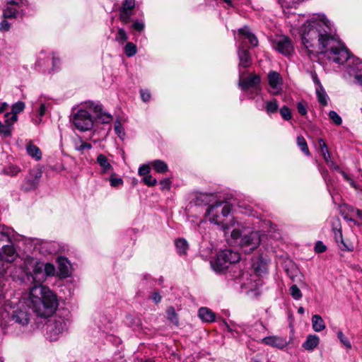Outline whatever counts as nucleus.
Returning a JSON list of instances; mask_svg holds the SVG:
<instances>
[{
  "instance_id": "nucleus-38",
  "label": "nucleus",
  "mask_w": 362,
  "mask_h": 362,
  "mask_svg": "<svg viewBox=\"0 0 362 362\" xmlns=\"http://www.w3.org/2000/svg\"><path fill=\"white\" fill-rule=\"evenodd\" d=\"M110 176L109 181L110 186L112 187H118L122 186L124 184L123 180L121 177H117L115 171L108 175Z\"/></svg>"
},
{
  "instance_id": "nucleus-9",
  "label": "nucleus",
  "mask_w": 362,
  "mask_h": 362,
  "mask_svg": "<svg viewBox=\"0 0 362 362\" xmlns=\"http://www.w3.org/2000/svg\"><path fill=\"white\" fill-rule=\"evenodd\" d=\"M261 78L255 74L250 75L247 77H243L240 74L238 86L242 90L247 93L250 99H253L255 95H258L261 92L260 87Z\"/></svg>"
},
{
  "instance_id": "nucleus-10",
  "label": "nucleus",
  "mask_w": 362,
  "mask_h": 362,
  "mask_svg": "<svg viewBox=\"0 0 362 362\" xmlns=\"http://www.w3.org/2000/svg\"><path fill=\"white\" fill-rule=\"evenodd\" d=\"M25 302H28V299L24 294L11 316L13 321L22 327L28 325L31 317L30 309H32V307L29 305V303Z\"/></svg>"
},
{
  "instance_id": "nucleus-30",
  "label": "nucleus",
  "mask_w": 362,
  "mask_h": 362,
  "mask_svg": "<svg viewBox=\"0 0 362 362\" xmlns=\"http://www.w3.org/2000/svg\"><path fill=\"white\" fill-rule=\"evenodd\" d=\"M175 245L177 252L180 255H183L187 253L189 245H188L187 241L185 239H184V238L177 239L175 241Z\"/></svg>"
},
{
  "instance_id": "nucleus-43",
  "label": "nucleus",
  "mask_w": 362,
  "mask_h": 362,
  "mask_svg": "<svg viewBox=\"0 0 362 362\" xmlns=\"http://www.w3.org/2000/svg\"><path fill=\"white\" fill-rule=\"evenodd\" d=\"M47 54L42 52L36 62V66L39 67H45L49 62L47 59Z\"/></svg>"
},
{
  "instance_id": "nucleus-50",
  "label": "nucleus",
  "mask_w": 362,
  "mask_h": 362,
  "mask_svg": "<svg viewBox=\"0 0 362 362\" xmlns=\"http://www.w3.org/2000/svg\"><path fill=\"white\" fill-rule=\"evenodd\" d=\"M329 117L337 125H340L342 123L341 117L334 110L329 111Z\"/></svg>"
},
{
  "instance_id": "nucleus-20",
  "label": "nucleus",
  "mask_w": 362,
  "mask_h": 362,
  "mask_svg": "<svg viewBox=\"0 0 362 362\" xmlns=\"http://www.w3.org/2000/svg\"><path fill=\"white\" fill-rule=\"evenodd\" d=\"M96 163L99 165L100 168V174L101 175H110L114 171V168L112 165L110 163L107 157L103 154L100 153L98 155L96 158Z\"/></svg>"
},
{
  "instance_id": "nucleus-7",
  "label": "nucleus",
  "mask_w": 362,
  "mask_h": 362,
  "mask_svg": "<svg viewBox=\"0 0 362 362\" xmlns=\"http://www.w3.org/2000/svg\"><path fill=\"white\" fill-rule=\"evenodd\" d=\"M237 227L234 228L231 231V237L234 240L238 238L240 247L244 249L245 252H250L256 249L261 242L260 233L257 230H254L250 228H245L236 223Z\"/></svg>"
},
{
  "instance_id": "nucleus-52",
  "label": "nucleus",
  "mask_w": 362,
  "mask_h": 362,
  "mask_svg": "<svg viewBox=\"0 0 362 362\" xmlns=\"http://www.w3.org/2000/svg\"><path fill=\"white\" fill-rule=\"evenodd\" d=\"M132 29L137 32H142L145 28V23L143 21H134L132 25Z\"/></svg>"
},
{
  "instance_id": "nucleus-44",
  "label": "nucleus",
  "mask_w": 362,
  "mask_h": 362,
  "mask_svg": "<svg viewBox=\"0 0 362 362\" xmlns=\"http://www.w3.org/2000/svg\"><path fill=\"white\" fill-rule=\"evenodd\" d=\"M289 291H290V293H291V296L295 300H300L302 298V293H301L300 290L299 289V288L296 285H295V284L292 285L290 287Z\"/></svg>"
},
{
  "instance_id": "nucleus-25",
  "label": "nucleus",
  "mask_w": 362,
  "mask_h": 362,
  "mask_svg": "<svg viewBox=\"0 0 362 362\" xmlns=\"http://www.w3.org/2000/svg\"><path fill=\"white\" fill-rule=\"evenodd\" d=\"M27 153L36 160H40L42 159L41 150L32 142H29L26 145Z\"/></svg>"
},
{
  "instance_id": "nucleus-21",
  "label": "nucleus",
  "mask_w": 362,
  "mask_h": 362,
  "mask_svg": "<svg viewBox=\"0 0 362 362\" xmlns=\"http://www.w3.org/2000/svg\"><path fill=\"white\" fill-rule=\"evenodd\" d=\"M35 248L43 254H53L57 251L56 243L42 240H37Z\"/></svg>"
},
{
  "instance_id": "nucleus-40",
  "label": "nucleus",
  "mask_w": 362,
  "mask_h": 362,
  "mask_svg": "<svg viewBox=\"0 0 362 362\" xmlns=\"http://www.w3.org/2000/svg\"><path fill=\"white\" fill-rule=\"evenodd\" d=\"M297 144L299 146V148H300V150L306 156H309L310 154L309 148L308 147L307 142L303 136H298L297 137Z\"/></svg>"
},
{
  "instance_id": "nucleus-33",
  "label": "nucleus",
  "mask_w": 362,
  "mask_h": 362,
  "mask_svg": "<svg viewBox=\"0 0 362 362\" xmlns=\"http://www.w3.org/2000/svg\"><path fill=\"white\" fill-rule=\"evenodd\" d=\"M316 94L317 97L318 102L322 105L326 106L328 102V95L326 93L322 86H320V88H315Z\"/></svg>"
},
{
  "instance_id": "nucleus-39",
  "label": "nucleus",
  "mask_w": 362,
  "mask_h": 362,
  "mask_svg": "<svg viewBox=\"0 0 362 362\" xmlns=\"http://www.w3.org/2000/svg\"><path fill=\"white\" fill-rule=\"evenodd\" d=\"M124 52L128 57H132L136 54L137 47L133 42H129L126 44Z\"/></svg>"
},
{
  "instance_id": "nucleus-32",
  "label": "nucleus",
  "mask_w": 362,
  "mask_h": 362,
  "mask_svg": "<svg viewBox=\"0 0 362 362\" xmlns=\"http://www.w3.org/2000/svg\"><path fill=\"white\" fill-rule=\"evenodd\" d=\"M318 144L325 161L327 163H329V162H331V154L327 148V144L322 139H318Z\"/></svg>"
},
{
  "instance_id": "nucleus-3",
  "label": "nucleus",
  "mask_w": 362,
  "mask_h": 362,
  "mask_svg": "<svg viewBox=\"0 0 362 362\" xmlns=\"http://www.w3.org/2000/svg\"><path fill=\"white\" fill-rule=\"evenodd\" d=\"M47 279L42 281L36 280L20 279L25 284H33L28 293H25L29 305L37 315L48 317L52 316L59 306V300L57 295L49 288L42 286V284Z\"/></svg>"
},
{
  "instance_id": "nucleus-23",
  "label": "nucleus",
  "mask_w": 362,
  "mask_h": 362,
  "mask_svg": "<svg viewBox=\"0 0 362 362\" xmlns=\"http://www.w3.org/2000/svg\"><path fill=\"white\" fill-rule=\"evenodd\" d=\"M320 338L316 334L308 335L305 341L303 343L302 347L308 351H313L319 344Z\"/></svg>"
},
{
  "instance_id": "nucleus-19",
  "label": "nucleus",
  "mask_w": 362,
  "mask_h": 362,
  "mask_svg": "<svg viewBox=\"0 0 362 362\" xmlns=\"http://www.w3.org/2000/svg\"><path fill=\"white\" fill-rule=\"evenodd\" d=\"M57 262L58 264L59 276L61 278H66L71 274V264L66 257H58Z\"/></svg>"
},
{
  "instance_id": "nucleus-57",
  "label": "nucleus",
  "mask_w": 362,
  "mask_h": 362,
  "mask_svg": "<svg viewBox=\"0 0 362 362\" xmlns=\"http://www.w3.org/2000/svg\"><path fill=\"white\" fill-rule=\"evenodd\" d=\"M339 173L341 174V175L343 176V177L344 178V180H345L346 181H347V182L350 184V185H351L352 187H354V188H355V189H357V185H356V183L355 182V181H354L352 178H351V177H349V175L348 174H346V173L344 171H343V170H340V171H339Z\"/></svg>"
},
{
  "instance_id": "nucleus-26",
  "label": "nucleus",
  "mask_w": 362,
  "mask_h": 362,
  "mask_svg": "<svg viewBox=\"0 0 362 362\" xmlns=\"http://www.w3.org/2000/svg\"><path fill=\"white\" fill-rule=\"evenodd\" d=\"M332 231L334 233V240L339 245L341 242H343L344 237L342 235L341 223L339 218H337L334 222L332 223Z\"/></svg>"
},
{
  "instance_id": "nucleus-61",
  "label": "nucleus",
  "mask_w": 362,
  "mask_h": 362,
  "mask_svg": "<svg viewBox=\"0 0 362 362\" xmlns=\"http://www.w3.org/2000/svg\"><path fill=\"white\" fill-rule=\"evenodd\" d=\"M326 246L321 242L318 241L315 246V251L318 253L323 252L326 250Z\"/></svg>"
},
{
  "instance_id": "nucleus-15",
  "label": "nucleus",
  "mask_w": 362,
  "mask_h": 362,
  "mask_svg": "<svg viewBox=\"0 0 362 362\" xmlns=\"http://www.w3.org/2000/svg\"><path fill=\"white\" fill-rule=\"evenodd\" d=\"M51 107V102L45 97L40 96L33 105V109L36 112V118L34 119L35 124H39L42 121V117Z\"/></svg>"
},
{
  "instance_id": "nucleus-64",
  "label": "nucleus",
  "mask_w": 362,
  "mask_h": 362,
  "mask_svg": "<svg viewBox=\"0 0 362 362\" xmlns=\"http://www.w3.org/2000/svg\"><path fill=\"white\" fill-rule=\"evenodd\" d=\"M312 78H313L314 83L316 85V88H320V86H322L316 74H313L312 75Z\"/></svg>"
},
{
  "instance_id": "nucleus-6",
  "label": "nucleus",
  "mask_w": 362,
  "mask_h": 362,
  "mask_svg": "<svg viewBox=\"0 0 362 362\" xmlns=\"http://www.w3.org/2000/svg\"><path fill=\"white\" fill-rule=\"evenodd\" d=\"M71 324V314L67 310H59L47 321L45 325V337L50 341L58 340L67 332Z\"/></svg>"
},
{
  "instance_id": "nucleus-34",
  "label": "nucleus",
  "mask_w": 362,
  "mask_h": 362,
  "mask_svg": "<svg viewBox=\"0 0 362 362\" xmlns=\"http://www.w3.org/2000/svg\"><path fill=\"white\" fill-rule=\"evenodd\" d=\"M338 247L341 250L346 252H352L355 247L354 242L349 237L344 238L343 242H341Z\"/></svg>"
},
{
  "instance_id": "nucleus-60",
  "label": "nucleus",
  "mask_w": 362,
  "mask_h": 362,
  "mask_svg": "<svg viewBox=\"0 0 362 362\" xmlns=\"http://www.w3.org/2000/svg\"><path fill=\"white\" fill-rule=\"evenodd\" d=\"M10 28H11V24L6 20H3L0 23V31L1 32H7L10 30Z\"/></svg>"
},
{
  "instance_id": "nucleus-31",
  "label": "nucleus",
  "mask_w": 362,
  "mask_h": 362,
  "mask_svg": "<svg viewBox=\"0 0 362 362\" xmlns=\"http://www.w3.org/2000/svg\"><path fill=\"white\" fill-rule=\"evenodd\" d=\"M151 165L158 173H165L168 170L167 163L161 160H155L151 162Z\"/></svg>"
},
{
  "instance_id": "nucleus-36",
  "label": "nucleus",
  "mask_w": 362,
  "mask_h": 362,
  "mask_svg": "<svg viewBox=\"0 0 362 362\" xmlns=\"http://www.w3.org/2000/svg\"><path fill=\"white\" fill-rule=\"evenodd\" d=\"M167 319L173 325L177 326L179 325L178 315L173 306H170L166 310Z\"/></svg>"
},
{
  "instance_id": "nucleus-47",
  "label": "nucleus",
  "mask_w": 362,
  "mask_h": 362,
  "mask_svg": "<svg viewBox=\"0 0 362 362\" xmlns=\"http://www.w3.org/2000/svg\"><path fill=\"white\" fill-rule=\"evenodd\" d=\"M25 108V103L22 101H18L12 105L11 112L18 115Z\"/></svg>"
},
{
  "instance_id": "nucleus-29",
  "label": "nucleus",
  "mask_w": 362,
  "mask_h": 362,
  "mask_svg": "<svg viewBox=\"0 0 362 362\" xmlns=\"http://www.w3.org/2000/svg\"><path fill=\"white\" fill-rule=\"evenodd\" d=\"M313 329L315 332H321L325 329V324L321 316L319 315H314L312 317Z\"/></svg>"
},
{
  "instance_id": "nucleus-45",
  "label": "nucleus",
  "mask_w": 362,
  "mask_h": 362,
  "mask_svg": "<svg viewBox=\"0 0 362 362\" xmlns=\"http://www.w3.org/2000/svg\"><path fill=\"white\" fill-rule=\"evenodd\" d=\"M12 127H10L9 124H3L0 121V135H3L6 137L9 136L11 133Z\"/></svg>"
},
{
  "instance_id": "nucleus-59",
  "label": "nucleus",
  "mask_w": 362,
  "mask_h": 362,
  "mask_svg": "<svg viewBox=\"0 0 362 362\" xmlns=\"http://www.w3.org/2000/svg\"><path fill=\"white\" fill-rule=\"evenodd\" d=\"M140 95L141 100L145 103L149 101L151 99V93L148 90L141 89Z\"/></svg>"
},
{
  "instance_id": "nucleus-18",
  "label": "nucleus",
  "mask_w": 362,
  "mask_h": 362,
  "mask_svg": "<svg viewBox=\"0 0 362 362\" xmlns=\"http://www.w3.org/2000/svg\"><path fill=\"white\" fill-rule=\"evenodd\" d=\"M262 343L266 345L283 349L286 347L288 344V341L286 338L279 337V336H269L262 339Z\"/></svg>"
},
{
  "instance_id": "nucleus-35",
  "label": "nucleus",
  "mask_w": 362,
  "mask_h": 362,
  "mask_svg": "<svg viewBox=\"0 0 362 362\" xmlns=\"http://www.w3.org/2000/svg\"><path fill=\"white\" fill-rule=\"evenodd\" d=\"M279 109V103L276 99L274 98L265 103L264 110L268 115L274 114Z\"/></svg>"
},
{
  "instance_id": "nucleus-48",
  "label": "nucleus",
  "mask_w": 362,
  "mask_h": 362,
  "mask_svg": "<svg viewBox=\"0 0 362 362\" xmlns=\"http://www.w3.org/2000/svg\"><path fill=\"white\" fill-rule=\"evenodd\" d=\"M337 337L339 339V341H341V343L345 346L347 349H351V344L349 341V340L348 339V338L344 336V334H343V332L341 331H339L337 332Z\"/></svg>"
},
{
  "instance_id": "nucleus-8",
  "label": "nucleus",
  "mask_w": 362,
  "mask_h": 362,
  "mask_svg": "<svg viewBox=\"0 0 362 362\" xmlns=\"http://www.w3.org/2000/svg\"><path fill=\"white\" fill-rule=\"evenodd\" d=\"M240 259V254L232 250H224L219 252L215 258L211 260L212 269L216 273L225 271L230 264L238 262Z\"/></svg>"
},
{
  "instance_id": "nucleus-41",
  "label": "nucleus",
  "mask_w": 362,
  "mask_h": 362,
  "mask_svg": "<svg viewBox=\"0 0 362 362\" xmlns=\"http://www.w3.org/2000/svg\"><path fill=\"white\" fill-rule=\"evenodd\" d=\"M128 40V35L124 28H119L115 35V40L119 44H123Z\"/></svg>"
},
{
  "instance_id": "nucleus-1",
  "label": "nucleus",
  "mask_w": 362,
  "mask_h": 362,
  "mask_svg": "<svg viewBox=\"0 0 362 362\" xmlns=\"http://www.w3.org/2000/svg\"><path fill=\"white\" fill-rule=\"evenodd\" d=\"M299 33L302 45L309 56L320 52L329 61L337 64L346 62V71L350 76H355L362 70V61L351 56L324 14L306 21L300 28Z\"/></svg>"
},
{
  "instance_id": "nucleus-22",
  "label": "nucleus",
  "mask_w": 362,
  "mask_h": 362,
  "mask_svg": "<svg viewBox=\"0 0 362 362\" xmlns=\"http://www.w3.org/2000/svg\"><path fill=\"white\" fill-rule=\"evenodd\" d=\"M86 106L88 107L90 109L93 110L95 112L100 114V119L103 123L104 124H108L112 120V117L110 115L107 113H103L102 110V105L100 104H95L93 102H88L86 103Z\"/></svg>"
},
{
  "instance_id": "nucleus-49",
  "label": "nucleus",
  "mask_w": 362,
  "mask_h": 362,
  "mask_svg": "<svg viewBox=\"0 0 362 362\" xmlns=\"http://www.w3.org/2000/svg\"><path fill=\"white\" fill-rule=\"evenodd\" d=\"M280 114L281 116L285 119V120H290L292 117V115L290 109L284 105L280 109Z\"/></svg>"
},
{
  "instance_id": "nucleus-62",
  "label": "nucleus",
  "mask_w": 362,
  "mask_h": 362,
  "mask_svg": "<svg viewBox=\"0 0 362 362\" xmlns=\"http://www.w3.org/2000/svg\"><path fill=\"white\" fill-rule=\"evenodd\" d=\"M151 298L156 303H160L161 301L162 296H160V294L158 291H154L152 293V295L151 296Z\"/></svg>"
},
{
  "instance_id": "nucleus-63",
  "label": "nucleus",
  "mask_w": 362,
  "mask_h": 362,
  "mask_svg": "<svg viewBox=\"0 0 362 362\" xmlns=\"http://www.w3.org/2000/svg\"><path fill=\"white\" fill-rule=\"evenodd\" d=\"M321 175L323 179L325 180V182L328 185V183L331 182V178L329 176L328 171L327 170H323L321 172Z\"/></svg>"
},
{
  "instance_id": "nucleus-46",
  "label": "nucleus",
  "mask_w": 362,
  "mask_h": 362,
  "mask_svg": "<svg viewBox=\"0 0 362 362\" xmlns=\"http://www.w3.org/2000/svg\"><path fill=\"white\" fill-rule=\"evenodd\" d=\"M114 130L115 134L120 138L123 139L125 136V133L124 129L122 126L121 122L119 120H117L115 123Z\"/></svg>"
},
{
  "instance_id": "nucleus-51",
  "label": "nucleus",
  "mask_w": 362,
  "mask_h": 362,
  "mask_svg": "<svg viewBox=\"0 0 362 362\" xmlns=\"http://www.w3.org/2000/svg\"><path fill=\"white\" fill-rule=\"evenodd\" d=\"M142 181L145 185L148 187H153L156 185L157 180L152 177L151 175L143 177Z\"/></svg>"
},
{
  "instance_id": "nucleus-13",
  "label": "nucleus",
  "mask_w": 362,
  "mask_h": 362,
  "mask_svg": "<svg viewBox=\"0 0 362 362\" xmlns=\"http://www.w3.org/2000/svg\"><path fill=\"white\" fill-rule=\"evenodd\" d=\"M42 175V170L40 166L31 169L25 177L23 188L25 191L33 190L37 188Z\"/></svg>"
},
{
  "instance_id": "nucleus-58",
  "label": "nucleus",
  "mask_w": 362,
  "mask_h": 362,
  "mask_svg": "<svg viewBox=\"0 0 362 362\" xmlns=\"http://www.w3.org/2000/svg\"><path fill=\"white\" fill-rule=\"evenodd\" d=\"M161 190H169L171 187V181L168 179H163L160 181Z\"/></svg>"
},
{
  "instance_id": "nucleus-4",
  "label": "nucleus",
  "mask_w": 362,
  "mask_h": 362,
  "mask_svg": "<svg viewBox=\"0 0 362 362\" xmlns=\"http://www.w3.org/2000/svg\"><path fill=\"white\" fill-rule=\"evenodd\" d=\"M214 196L208 194H199L195 200L196 206L209 205L205 211V218L211 223L221 226L225 234L230 232V229L238 223L232 219L226 222V218L230 215L233 205L226 201H216L210 204Z\"/></svg>"
},
{
  "instance_id": "nucleus-11",
  "label": "nucleus",
  "mask_w": 362,
  "mask_h": 362,
  "mask_svg": "<svg viewBox=\"0 0 362 362\" xmlns=\"http://www.w3.org/2000/svg\"><path fill=\"white\" fill-rule=\"evenodd\" d=\"M71 122L75 127L81 132L88 131L93 127L92 116L87 110L83 108L78 109L73 115Z\"/></svg>"
},
{
  "instance_id": "nucleus-5",
  "label": "nucleus",
  "mask_w": 362,
  "mask_h": 362,
  "mask_svg": "<svg viewBox=\"0 0 362 362\" xmlns=\"http://www.w3.org/2000/svg\"><path fill=\"white\" fill-rule=\"evenodd\" d=\"M234 36L238 42L239 66L247 68L252 64V57L249 49L245 46L246 40H248L251 47H257L258 45V40L247 26L238 29L237 35L234 31Z\"/></svg>"
},
{
  "instance_id": "nucleus-37",
  "label": "nucleus",
  "mask_w": 362,
  "mask_h": 362,
  "mask_svg": "<svg viewBox=\"0 0 362 362\" xmlns=\"http://www.w3.org/2000/svg\"><path fill=\"white\" fill-rule=\"evenodd\" d=\"M74 148L83 153L84 151H88L92 148V145L89 143L83 141L81 138L74 141Z\"/></svg>"
},
{
  "instance_id": "nucleus-28",
  "label": "nucleus",
  "mask_w": 362,
  "mask_h": 362,
  "mask_svg": "<svg viewBox=\"0 0 362 362\" xmlns=\"http://www.w3.org/2000/svg\"><path fill=\"white\" fill-rule=\"evenodd\" d=\"M21 171V168L14 164H8L1 170V173L11 177L16 176Z\"/></svg>"
},
{
  "instance_id": "nucleus-12",
  "label": "nucleus",
  "mask_w": 362,
  "mask_h": 362,
  "mask_svg": "<svg viewBox=\"0 0 362 362\" xmlns=\"http://www.w3.org/2000/svg\"><path fill=\"white\" fill-rule=\"evenodd\" d=\"M28 6V0H11L7 2L6 7L3 12V16L5 18L22 16L25 13V8Z\"/></svg>"
},
{
  "instance_id": "nucleus-24",
  "label": "nucleus",
  "mask_w": 362,
  "mask_h": 362,
  "mask_svg": "<svg viewBox=\"0 0 362 362\" xmlns=\"http://www.w3.org/2000/svg\"><path fill=\"white\" fill-rule=\"evenodd\" d=\"M198 314L203 322H212L215 321V313L208 308L202 307L199 308Z\"/></svg>"
},
{
  "instance_id": "nucleus-55",
  "label": "nucleus",
  "mask_w": 362,
  "mask_h": 362,
  "mask_svg": "<svg viewBox=\"0 0 362 362\" xmlns=\"http://www.w3.org/2000/svg\"><path fill=\"white\" fill-rule=\"evenodd\" d=\"M298 112L301 115H305L308 112L307 105L305 102H298L296 105Z\"/></svg>"
},
{
  "instance_id": "nucleus-53",
  "label": "nucleus",
  "mask_w": 362,
  "mask_h": 362,
  "mask_svg": "<svg viewBox=\"0 0 362 362\" xmlns=\"http://www.w3.org/2000/svg\"><path fill=\"white\" fill-rule=\"evenodd\" d=\"M151 171L150 166L148 165H142L139 168L138 170V174L141 176H146L149 175V173Z\"/></svg>"
},
{
  "instance_id": "nucleus-16",
  "label": "nucleus",
  "mask_w": 362,
  "mask_h": 362,
  "mask_svg": "<svg viewBox=\"0 0 362 362\" xmlns=\"http://www.w3.org/2000/svg\"><path fill=\"white\" fill-rule=\"evenodd\" d=\"M269 85V92L274 95H278L281 91L283 79L279 73L275 71H271L267 76Z\"/></svg>"
},
{
  "instance_id": "nucleus-27",
  "label": "nucleus",
  "mask_w": 362,
  "mask_h": 362,
  "mask_svg": "<svg viewBox=\"0 0 362 362\" xmlns=\"http://www.w3.org/2000/svg\"><path fill=\"white\" fill-rule=\"evenodd\" d=\"M332 231L334 233V240L339 245L341 242H343L344 237L342 235L341 223L339 218H337L334 222L332 223Z\"/></svg>"
},
{
  "instance_id": "nucleus-17",
  "label": "nucleus",
  "mask_w": 362,
  "mask_h": 362,
  "mask_svg": "<svg viewBox=\"0 0 362 362\" xmlns=\"http://www.w3.org/2000/svg\"><path fill=\"white\" fill-rule=\"evenodd\" d=\"M135 6V0H125L119 9V19L124 24L131 21L133 9Z\"/></svg>"
},
{
  "instance_id": "nucleus-42",
  "label": "nucleus",
  "mask_w": 362,
  "mask_h": 362,
  "mask_svg": "<svg viewBox=\"0 0 362 362\" xmlns=\"http://www.w3.org/2000/svg\"><path fill=\"white\" fill-rule=\"evenodd\" d=\"M4 117H5V123L7 124H9L11 127L18 119L17 115H16L15 113H13L12 112L6 113Z\"/></svg>"
},
{
  "instance_id": "nucleus-14",
  "label": "nucleus",
  "mask_w": 362,
  "mask_h": 362,
  "mask_svg": "<svg viewBox=\"0 0 362 362\" xmlns=\"http://www.w3.org/2000/svg\"><path fill=\"white\" fill-rule=\"evenodd\" d=\"M274 49L284 56H289L293 52V46L291 39L286 36H279L272 40Z\"/></svg>"
},
{
  "instance_id": "nucleus-56",
  "label": "nucleus",
  "mask_w": 362,
  "mask_h": 362,
  "mask_svg": "<svg viewBox=\"0 0 362 362\" xmlns=\"http://www.w3.org/2000/svg\"><path fill=\"white\" fill-rule=\"evenodd\" d=\"M300 1V0H281V4L282 6L292 8L296 6V5L298 4Z\"/></svg>"
},
{
  "instance_id": "nucleus-54",
  "label": "nucleus",
  "mask_w": 362,
  "mask_h": 362,
  "mask_svg": "<svg viewBox=\"0 0 362 362\" xmlns=\"http://www.w3.org/2000/svg\"><path fill=\"white\" fill-rule=\"evenodd\" d=\"M47 59L49 62H52V70L57 66L59 63V59L57 57H55L53 54L49 53L47 57Z\"/></svg>"
},
{
  "instance_id": "nucleus-2",
  "label": "nucleus",
  "mask_w": 362,
  "mask_h": 362,
  "mask_svg": "<svg viewBox=\"0 0 362 362\" xmlns=\"http://www.w3.org/2000/svg\"><path fill=\"white\" fill-rule=\"evenodd\" d=\"M16 236L13 228L0 225V290L2 281L8 276L14 281L27 279L42 281L55 274V267L51 263L45 264L30 255L21 258Z\"/></svg>"
}]
</instances>
